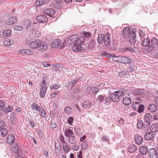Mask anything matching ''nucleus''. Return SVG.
<instances>
[{"label": "nucleus", "mask_w": 158, "mask_h": 158, "mask_svg": "<svg viewBox=\"0 0 158 158\" xmlns=\"http://www.w3.org/2000/svg\"><path fill=\"white\" fill-rule=\"evenodd\" d=\"M91 87L89 86H88L86 88L85 90V93L87 94H90L91 91Z\"/></svg>", "instance_id": "680f3d73"}, {"label": "nucleus", "mask_w": 158, "mask_h": 158, "mask_svg": "<svg viewBox=\"0 0 158 158\" xmlns=\"http://www.w3.org/2000/svg\"><path fill=\"white\" fill-rule=\"evenodd\" d=\"M145 122L148 123V125H150V122L152 121V116L150 114L146 113L144 116Z\"/></svg>", "instance_id": "412c9836"}, {"label": "nucleus", "mask_w": 158, "mask_h": 158, "mask_svg": "<svg viewBox=\"0 0 158 158\" xmlns=\"http://www.w3.org/2000/svg\"><path fill=\"white\" fill-rule=\"evenodd\" d=\"M144 109V106L143 105H140L138 107V112L141 113L143 111Z\"/></svg>", "instance_id": "4d7b16f0"}, {"label": "nucleus", "mask_w": 158, "mask_h": 158, "mask_svg": "<svg viewBox=\"0 0 158 158\" xmlns=\"http://www.w3.org/2000/svg\"><path fill=\"white\" fill-rule=\"evenodd\" d=\"M143 121L142 120H139L137 122V127L138 129L142 128L143 126Z\"/></svg>", "instance_id": "c03bdc74"}, {"label": "nucleus", "mask_w": 158, "mask_h": 158, "mask_svg": "<svg viewBox=\"0 0 158 158\" xmlns=\"http://www.w3.org/2000/svg\"><path fill=\"white\" fill-rule=\"evenodd\" d=\"M48 89L46 81L43 80L41 83V88L40 93V97L44 98L46 93Z\"/></svg>", "instance_id": "39448f33"}, {"label": "nucleus", "mask_w": 158, "mask_h": 158, "mask_svg": "<svg viewBox=\"0 0 158 158\" xmlns=\"http://www.w3.org/2000/svg\"><path fill=\"white\" fill-rule=\"evenodd\" d=\"M38 27V23L35 22H31L29 23L26 28L27 31H31L36 29Z\"/></svg>", "instance_id": "9d476101"}, {"label": "nucleus", "mask_w": 158, "mask_h": 158, "mask_svg": "<svg viewBox=\"0 0 158 158\" xmlns=\"http://www.w3.org/2000/svg\"><path fill=\"white\" fill-rule=\"evenodd\" d=\"M148 109L151 112H154L156 111L157 107L154 104H150L148 106Z\"/></svg>", "instance_id": "473e14b6"}, {"label": "nucleus", "mask_w": 158, "mask_h": 158, "mask_svg": "<svg viewBox=\"0 0 158 158\" xmlns=\"http://www.w3.org/2000/svg\"><path fill=\"white\" fill-rule=\"evenodd\" d=\"M60 87V85H57L54 84L51 86L50 88L51 89H58Z\"/></svg>", "instance_id": "0e129e2a"}, {"label": "nucleus", "mask_w": 158, "mask_h": 158, "mask_svg": "<svg viewBox=\"0 0 158 158\" xmlns=\"http://www.w3.org/2000/svg\"><path fill=\"white\" fill-rule=\"evenodd\" d=\"M88 144L87 143V142L85 141H84L82 145V149L83 150H85L88 148Z\"/></svg>", "instance_id": "3c124183"}, {"label": "nucleus", "mask_w": 158, "mask_h": 158, "mask_svg": "<svg viewBox=\"0 0 158 158\" xmlns=\"http://www.w3.org/2000/svg\"><path fill=\"white\" fill-rule=\"evenodd\" d=\"M14 43L13 40L12 39H5L3 41V44L6 46H10Z\"/></svg>", "instance_id": "c85d7f7f"}, {"label": "nucleus", "mask_w": 158, "mask_h": 158, "mask_svg": "<svg viewBox=\"0 0 158 158\" xmlns=\"http://www.w3.org/2000/svg\"><path fill=\"white\" fill-rule=\"evenodd\" d=\"M148 153L150 158H158V157L157 152L155 148L150 149L149 150Z\"/></svg>", "instance_id": "ddd939ff"}, {"label": "nucleus", "mask_w": 158, "mask_h": 158, "mask_svg": "<svg viewBox=\"0 0 158 158\" xmlns=\"http://www.w3.org/2000/svg\"><path fill=\"white\" fill-rule=\"evenodd\" d=\"M121 61L123 64H129L132 61V60L130 58L125 56L121 57Z\"/></svg>", "instance_id": "6ab92c4d"}, {"label": "nucleus", "mask_w": 158, "mask_h": 158, "mask_svg": "<svg viewBox=\"0 0 158 158\" xmlns=\"http://www.w3.org/2000/svg\"><path fill=\"white\" fill-rule=\"evenodd\" d=\"M11 31L9 29L5 30L3 32V35L4 36H8L10 35Z\"/></svg>", "instance_id": "4c0bfd02"}, {"label": "nucleus", "mask_w": 158, "mask_h": 158, "mask_svg": "<svg viewBox=\"0 0 158 158\" xmlns=\"http://www.w3.org/2000/svg\"><path fill=\"white\" fill-rule=\"evenodd\" d=\"M68 142L71 144H74L77 142V139L75 135H73L68 139Z\"/></svg>", "instance_id": "72a5a7b5"}, {"label": "nucleus", "mask_w": 158, "mask_h": 158, "mask_svg": "<svg viewBox=\"0 0 158 158\" xmlns=\"http://www.w3.org/2000/svg\"><path fill=\"white\" fill-rule=\"evenodd\" d=\"M154 135H155L151 132H147L145 134L144 138L146 140H152L154 138Z\"/></svg>", "instance_id": "f3484780"}, {"label": "nucleus", "mask_w": 158, "mask_h": 158, "mask_svg": "<svg viewBox=\"0 0 158 158\" xmlns=\"http://www.w3.org/2000/svg\"><path fill=\"white\" fill-rule=\"evenodd\" d=\"M134 94L135 96L139 97L140 98L144 97L146 94L143 89H135Z\"/></svg>", "instance_id": "1a4fd4ad"}, {"label": "nucleus", "mask_w": 158, "mask_h": 158, "mask_svg": "<svg viewBox=\"0 0 158 158\" xmlns=\"http://www.w3.org/2000/svg\"><path fill=\"white\" fill-rule=\"evenodd\" d=\"M105 97V95L103 96L102 95H100L98 96V99L100 102L104 103Z\"/></svg>", "instance_id": "de8ad7c7"}, {"label": "nucleus", "mask_w": 158, "mask_h": 158, "mask_svg": "<svg viewBox=\"0 0 158 158\" xmlns=\"http://www.w3.org/2000/svg\"><path fill=\"white\" fill-rule=\"evenodd\" d=\"M17 21V19L15 17H10L7 19L6 22V23L8 26H10L16 23Z\"/></svg>", "instance_id": "4468645a"}, {"label": "nucleus", "mask_w": 158, "mask_h": 158, "mask_svg": "<svg viewBox=\"0 0 158 158\" xmlns=\"http://www.w3.org/2000/svg\"><path fill=\"white\" fill-rule=\"evenodd\" d=\"M127 150L130 153H135L137 150V146L134 144H131L128 147Z\"/></svg>", "instance_id": "a211bd4d"}, {"label": "nucleus", "mask_w": 158, "mask_h": 158, "mask_svg": "<svg viewBox=\"0 0 158 158\" xmlns=\"http://www.w3.org/2000/svg\"><path fill=\"white\" fill-rule=\"evenodd\" d=\"M91 91L93 93L96 94L98 92L99 89L97 87L92 86L91 87Z\"/></svg>", "instance_id": "864d4df0"}, {"label": "nucleus", "mask_w": 158, "mask_h": 158, "mask_svg": "<svg viewBox=\"0 0 158 158\" xmlns=\"http://www.w3.org/2000/svg\"><path fill=\"white\" fill-rule=\"evenodd\" d=\"M130 28L125 27L123 30L122 35L124 38L128 37L129 41L131 44H134L136 41V35L134 30L130 31Z\"/></svg>", "instance_id": "f257e3e1"}, {"label": "nucleus", "mask_w": 158, "mask_h": 158, "mask_svg": "<svg viewBox=\"0 0 158 158\" xmlns=\"http://www.w3.org/2000/svg\"><path fill=\"white\" fill-rule=\"evenodd\" d=\"M51 1V0H38L36 2L35 4L37 6H40L42 5L47 4Z\"/></svg>", "instance_id": "5701e85b"}, {"label": "nucleus", "mask_w": 158, "mask_h": 158, "mask_svg": "<svg viewBox=\"0 0 158 158\" xmlns=\"http://www.w3.org/2000/svg\"><path fill=\"white\" fill-rule=\"evenodd\" d=\"M15 139V136L12 134H10L7 136L6 141L8 144H10L14 143Z\"/></svg>", "instance_id": "b1692460"}, {"label": "nucleus", "mask_w": 158, "mask_h": 158, "mask_svg": "<svg viewBox=\"0 0 158 158\" xmlns=\"http://www.w3.org/2000/svg\"><path fill=\"white\" fill-rule=\"evenodd\" d=\"M123 94L120 91H117L110 94V98L111 100L115 102H118L120 101V97L123 96Z\"/></svg>", "instance_id": "f03ea898"}, {"label": "nucleus", "mask_w": 158, "mask_h": 158, "mask_svg": "<svg viewBox=\"0 0 158 158\" xmlns=\"http://www.w3.org/2000/svg\"><path fill=\"white\" fill-rule=\"evenodd\" d=\"M74 120V118L73 117H70L67 119V123L70 126L73 125Z\"/></svg>", "instance_id": "09e8293b"}, {"label": "nucleus", "mask_w": 158, "mask_h": 158, "mask_svg": "<svg viewBox=\"0 0 158 158\" xmlns=\"http://www.w3.org/2000/svg\"><path fill=\"white\" fill-rule=\"evenodd\" d=\"M74 131L75 132L76 134H77V133L81 131H82L80 129V127H78L77 126L74 127Z\"/></svg>", "instance_id": "e2e57ef3"}, {"label": "nucleus", "mask_w": 158, "mask_h": 158, "mask_svg": "<svg viewBox=\"0 0 158 158\" xmlns=\"http://www.w3.org/2000/svg\"><path fill=\"white\" fill-rule=\"evenodd\" d=\"M64 110L66 114H71L72 111V109L69 106H66L65 107Z\"/></svg>", "instance_id": "a18cd8bd"}, {"label": "nucleus", "mask_w": 158, "mask_h": 158, "mask_svg": "<svg viewBox=\"0 0 158 158\" xmlns=\"http://www.w3.org/2000/svg\"><path fill=\"white\" fill-rule=\"evenodd\" d=\"M78 80L77 79H76L71 81L69 83V86H70L71 88H72L77 82Z\"/></svg>", "instance_id": "79ce46f5"}, {"label": "nucleus", "mask_w": 158, "mask_h": 158, "mask_svg": "<svg viewBox=\"0 0 158 158\" xmlns=\"http://www.w3.org/2000/svg\"><path fill=\"white\" fill-rule=\"evenodd\" d=\"M91 36V33L84 31L83 33V36H80L78 40V42H82V44L84 46L85 44H87L88 43V40H90V39L89 37H90Z\"/></svg>", "instance_id": "7ed1b4c3"}, {"label": "nucleus", "mask_w": 158, "mask_h": 158, "mask_svg": "<svg viewBox=\"0 0 158 158\" xmlns=\"http://www.w3.org/2000/svg\"><path fill=\"white\" fill-rule=\"evenodd\" d=\"M96 42L95 40L93 39H90L87 44H85V50L89 51L90 49L94 48L95 44Z\"/></svg>", "instance_id": "0eeeda50"}, {"label": "nucleus", "mask_w": 158, "mask_h": 158, "mask_svg": "<svg viewBox=\"0 0 158 158\" xmlns=\"http://www.w3.org/2000/svg\"><path fill=\"white\" fill-rule=\"evenodd\" d=\"M36 20L40 23H45L48 22L47 18L44 15H40L36 17Z\"/></svg>", "instance_id": "2eb2a0df"}, {"label": "nucleus", "mask_w": 158, "mask_h": 158, "mask_svg": "<svg viewBox=\"0 0 158 158\" xmlns=\"http://www.w3.org/2000/svg\"><path fill=\"white\" fill-rule=\"evenodd\" d=\"M158 46V40L156 38H153L150 42V44L147 49L149 52H152Z\"/></svg>", "instance_id": "20e7f679"}, {"label": "nucleus", "mask_w": 158, "mask_h": 158, "mask_svg": "<svg viewBox=\"0 0 158 158\" xmlns=\"http://www.w3.org/2000/svg\"><path fill=\"white\" fill-rule=\"evenodd\" d=\"M150 43V40L148 37L146 39H144L142 43V46L144 47H147L149 46Z\"/></svg>", "instance_id": "c9c22d12"}, {"label": "nucleus", "mask_w": 158, "mask_h": 158, "mask_svg": "<svg viewBox=\"0 0 158 158\" xmlns=\"http://www.w3.org/2000/svg\"><path fill=\"white\" fill-rule=\"evenodd\" d=\"M135 143L138 145L141 144L143 142V138L138 135L135 136Z\"/></svg>", "instance_id": "a878e982"}, {"label": "nucleus", "mask_w": 158, "mask_h": 158, "mask_svg": "<svg viewBox=\"0 0 158 158\" xmlns=\"http://www.w3.org/2000/svg\"><path fill=\"white\" fill-rule=\"evenodd\" d=\"M123 103L125 105H129L131 103V99L128 97H126L123 99Z\"/></svg>", "instance_id": "2f4dec72"}, {"label": "nucleus", "mask_w": 158, "mask_h": 158, "mask_svg": "<svg viewBox=\"0 0 158 158\" xmlns=\"http://www.w3.org/2000/svg\"><path fill=\"white\" fill-rule=\"evenodd\" d=\"M111 100L110 98V96L108 97L105 96L104 101L105 103H109L111 102Z\"/></svg>", "instance_id": "13d9d810"}, {"label": "nucleus", "mask_w": 158, "mask_h": 158, "mask_svg": "<svg viewBox=\"0 0 158 158\" xmlns=\"http://www.w3.org/2000/svg\"><path fill=\"white\" fill-rule=\"evenodd\" d=\"M112 59L113 61L115 62H118L119 61V59L118 57V56H116L115 55V54H112Z\"/></svg>", "instance_id": "052dcab7"}, {"label": "nucleus", "mask_w": 158, "mask_h": 158, "mask_svg": "<svg viewBox=\"0 0 158 158\" xmlns=\"http://www.w3.org/2000/svg\"><path fill=\"white\" fill-rule=\"evenodd\" d=\"M62 147L64 151L66 153H68L71 149V147H69V146L67 145L66 144L64 145H63Z\"/></svg>", "instance_id": "49530a36"}, {"label": "nucleus", "mask_w": 158, "mask_h": 158, "mask_svg": "<svg viewBox=\"0 0 158 158\" xmlns=\"http://www.w3.org/2000/svg\"><path fill=\"white\" fill-rule=\"evenodd\" d=\"M127 74V72L124 71H122L118 73V75L119 77H122L123 76H124Z\"/></svg>", "instance_id": "69168bd1"}, {"label": "nucleus", "mask_w": 158, "mask_h": 158, "mask_svg": "<svg viewBox=\"0 0 158 158\" xmlns=\"http://www.w3.org/2000/svg\"><path fill=\"white\" fill-rule=\"evenodd\" d=\"M0 132L3 137L6 135L7 133V131L6 129L2 128L0 130Z\"/></svg>", "instance_id": "8fccbe9b"}, {"label": "nucleus", "mask_w": 158, "mask_h": 158, "mask_svg": "<svg viewBox=\"0 0 158 158\" xmlns=\"http://www.w3.org/2000/svg\"><path fill=\"white\" fill-rule=\"evenodd\" d=\"M111 38L110 34L108 33H106L104 35V44L107 46H110L111 44Z\"/></svg>", "instance_id": "6e6552de"}, {"label": "nucleus", "mask_w": 158, "mask_h": 158, "mask_svg": "<svg viewBox=\"0 0 158 158\" xmlns=\"http://www.w3.org/2000/svg\"><path fill=\"white\" fill-rule=\"evenodd\" d=\"M82 42H79L78 40L76 42V43H74L72 47V49L73 51L75 52H78L81 50L82 47L80 45L83 44Z\"/></svg>", "instance_id": "f8f14e48"}, {"label": "nucleus", "mask_w": 158, "mask_h": 158, "mask_svg": "<svg viewBox=\"0 0 158 158\" xmlns=\"http://www.w3.org/2000/svg\"><path fill=\"white\" fill-rule=\"evenodd\" d=\"M41 115L44 117H45L46 116V114L45 111L44 110L43 108H42L40 112Z\"/></svg>", "instance_id": "338daca9"}, {"label": "nucleus", "mask_w": 158, "mask_h": 158, "mask_svg": "<svg viewBox=\"0 0 158 158\" xmlns=\"http://www.w3.org/2000/svg\"><path fill=\"white\" fill-rule=\"evenodd\" d=\"M78 40V37L76 34L71 36L67 40H65V41L66 42V43L68 44H71L74 42L76 43V42Z\"/></svg>", "instance_id": "9b49d317"}, {"label": "nucleus", "mask_w": 158, "mask_h": 158, "mask_svg": "<svg viewBox=\"0 0 158 158\" xmlns=\"http://www.w3.org/2000/svg\"><path fill=\"white\" fill-rule=\"evenodd\" d=\"M102 55L103 57H105L107 58H110L112 56V54L110 53L107 52H106L103 51L102 53Z\"/></svg>", "instance_id": "37998d69"}, {"label": "nucleus", "mask_w": 158, "mask_h": 158, "mask_svg": "<svg viewBox=\"0 0 158 158\" xmlns=\"http://www.w3.org/2000/svg\"><path fill=\"white\" fill-rule=\"evenodd\" d=\"M79 148V147L78 145H75L72 146V149L74 151H77Z\"/></svg>", "instance_id": "774afa93"}, {"label": "nucleus", "mask_w": 158, "mask_h": 158, "mask_svg": "<svg viewBox=\"0 0 158 158\" xmlns=\"http://www.w3.org/2000/svg\"><path fill=\"white\" fill-rule=\"evenodd\" d=\"M104 35L100 34H98L97 39V42L100 44H102L104 42Z\"/></svg>", "instance_id": "e433bc0d"}, {"label": "nucleus", "mask_w": 158, "mask_h": 158, "mask_svg": "<svg viewBox=\"0 0 158 158\" xmlns=\"http://www.w3.org/2000/svg\"><path fill=\"white\" fill-rule=\"evenodd\" d=\"M14 29L17 31H20L23 30V27L20 25L15 26L14 27Z\"/></svg>", "instance_id": "6e6d98bb"}, {"label": "nucleus", "mask_w": 158, "mask_h": 158, "mask_svg": "<svg viewBox=\"0 0 158 158\" xmlns=\"http://www.w3.org/2000/svg\"><path fill=\"white\" fill-rule=\"evenodd\" d=\"M150 130L152 132H156L158 131V123L153 124L150 127Z\"/></svg>", "instance_id": "393cba45"}, {"label": "nucleus", "mask_w": 158, "mask_h": 158, "mask_svg": "<svg viewBox=\"0 0 158 158\" xmlns=\"http://www.w3.org/2000/svg\"><path fill=\"white\" fill-rule=\"evenodd\" d=\"M31 107L32 109L35 111H38L40 112L42 108L41 107H40L35 102H34L32 103L31 105Z\"/></svg>", "instance_id": "cd10ccee"}, {"label": "nucleus", "mask_w": 158, "mask_h": 158, "mask_svg": "<svg viewBox=\"0 0 158 158\" xmlns=\"http://www.w3.org/2000/svg\"><path fill=\"white\" fill-rule=\"evenodd\" d=\"M20 52L22 54H24L26 55L30 54L31 52L29 50L23 49L20 51Z\"/></svg>", "instance_id": "5fc2aeb1"}, {"label": "nucleus", "mask_w": 158, "mask_h": 158, "mask_svg": "<svg viewBox=\"0 0 158 158\" xmlns=\"http://www.w3.org/2000/svg\"><path fill=\"white\" fill-rule=\"evenodd\" d=\"M91 102L89 101H85L82 102L81 106L84 109H89L91 107Z\"/></svg>", "instance_id": "bb28decb"}, {"label": "nucleus", "mask_w": 158, "mask_h": 158, "mask_svg": "<svg viewBox=\"0 0 158 158\" xmlns=\"http://www.w3.org/2000/svg\"><path fill=\"white\" fill-rule=\"evenodd\" d=\"M40 35V31L38 30H35L32 32L31 34H30L29 36L30 38L34 39L38 38Z\"/></svg>", "instance_id": "dca6fc26"}, {"label": "nucleus", "mask_w": 158, "mask_h": 158, "mask_svg": "<svg viewBox=\"0 0 158 158\" xmlns=\"http://www.w3.org/2000/svg\"><path fill=\"white\" fill-rule=\"evenodd\" d=\"M59 139L61 142L62 143V146L63 145L66 144L67 143L64 140V136L62 135H61L59 137Z\"/></svg>", "instance_id": "603ef678"}, {"label": "nucleus", "mask_w": 158, "mask_h": 158, "mask_svg": "<svg viewBox=\"0 0 158 158\" xmlns=\"http://www.w3.org/2000/svg\"><path fill=\"white\" fill-rule=\"evenodd\" d=\"M135 47H132L130 46H127L123 48L122 49V51L124 52L128 51L131 52V53L135 52L136 51L135 50Z\"/></svg>", "instance_id": "7c9ffc66"}, {"label": "nucleus", "mask_w": 158, "mask_h": 158, "mask_svg": "<svg viewBox=\"0 0 158 158\" xmlns=\"http://www.w3.org/2000/svg\"><path fill=\"white\" fill-rule=\"evenodd\" d=\"M13 109V108L12 106L8 105L7 107H6V109L4 111V113H8L11 112Z\"/></svg>", "instance_id": "a19ab883"}, {"label": "nucleus", "mask_w": 158, "mask_h": 158, "mask_svg": "<svg viewBox=\"0 0 158 158\" xmlns=\"http://www.w3.org/2000/svg\"><path fill=\"white\" fill-rule=\"evenodd\" d=\"M44 12L50 17L55 14V11L52 9L50 8H46L44 10Z\"/></svg>", "instance_id": "aec40b11"}, {"label": "nucleus", "mask_w": 158, "mask_h": 158, "mask_svg": "<svg viewBox=\"0 0 158 158\" xmlns=\"http://www.w3.org/2000/svg\"><path fill=\"white\" fill-rule=\"evenodd\" d=\"M101 139L104 142H106L109 140V137L106 135H104L102 136Z\"/></svg>", "instance_id": "bf43d9fd"}, {"label": "nucleus", "mask_w": 158, "mask_h": 158, "mask_svg": "<svg viewBox=\"0 0 158 158\" xmlns=\"http://www.w3.org/2000/svg\"><path fill=\"white\" fill-rule=\"evenodd\" d=\"M12 149L15 153H17L19 152V146L17 143H14Z\"/></svg>", "instance_id": "58836bf2"}, {"label": "nucleus", "mask_w": 158, "mask_h": 158, "mask_svg": "<svg viewBox=\"0 0 158 158\" xmlns=\"http://www.w3.org/2000/svg\"><path fill=\"white\" fill-rule=\"evenodd\" d=\"M37 42V40L31 42L29 44L30 47L32 49H36V44H38Z\"/></svg>", "instance_id": "ea45409f"}, {"label": "nucleus", "mask_w": 158, "mask_h": 158, "mask_svg": "<svg viewBox=\"0 0 158 158\" xmlns=\"http://www.w3.org/2000/svg\"><path fill=\"white\" fill-rule=\"evenodd\" d=\"M148 149L146 146L141 147L139 150L141 153L144 155L147 153Z\"/></svg>", "instance_id": "f704fd0d"}, {"label": "nucleus", "mask_w": 158, "mask_h": 158, "mask_svg": "<svg viewBox=\"0 0 158 158\" xmlns=\"http://www.w3.org/2000/svg\"><path fill=\"white\" fill-rule=\"evenodd\" d=\"M47 48V45L45 43L41 41L40 47H38V50L44 51Z\"/></svg>", "instance_id": "c756f323"}, {"label": "nucleus", "mask_w": 158, "mask_h": 158, "mask_svg": "<svg viewBox=\"0 0 158 158\" xmlns=\"http://www.w3.org/2000/svg\"><path fill=\"white\" fill-rule=\"evenodd\" d=\"M51 46L54 48L58 47L60 48H62L64 47V43L62 44L61 41L60 39H56L52 42Z\"/></svg>", "instance_id": "423d86ee"}, {"label": "nucleus", "mask_w": 158, "mask_h": 158, "mask_svg": "<svg viewBox=\"0 0 158 158\" xmlns=\"http://www.w3.org/2000/svg\"><path fill=\"white\" fill-rule=\"evenodd\" d=\"M64 135L68 138V139L69 138L74 135V133L73 131L70 129L68 128L65 130L64 131Z\"/></svg>", "instance_id": "4be33fe9"}]
</instances>
